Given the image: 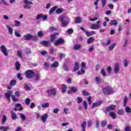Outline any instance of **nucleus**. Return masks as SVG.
<instances>
[{"instance_id":"nucleus-7","label":"nucleus","mask_w":131,"mask_h":131,"mask_svg":"<svg viewBox=\"0 0 131 131\" xmlns=\"http://www.w3.org/2000/svg\"><path fill=\"white\" fill-rule=\"evenodd\" d=\"M0 49L1 50V52L5 55V56H8L9 55V52H8V50H7V48H6V46L4 45H2Z\"/></svg>"},{"instance_id":"nucleus-24","label":"nucleus","mask_w":131,"mask_h":131,"mask_svg":"<svg viewBox=\"0 0 131 131\" xmlns=\"http://www.w3.org/2000/svg\"><path fill=\"white\" fill-rule=\"evenodd\" d=\"M129 63V60L127 59H125L123 61V64L124 67H127L128 64Z\"/></svg>"},{"instance_id":"nucleus-43","label":"nucleus","mask_w":131,"mask_h":131,"mask_svg":"<svg viewBox=\"0 0 131 131\" xmlns=\"http://www.w3.org/2000/svg\"><path fill=\"white\" fill-rule=\"evenodd\" d=\"M36 39H37V36L31 35L30 40H36Z\"/></svg>"},{"instance_id":"nucleus-37","label":"nucleus","mask_w":131,"mask_h":131,"mask_svg":"<svg viewBox=\"0 0 131 131\" xmlns=\"http://www.w3.org/2000/svg\"><path fill=\"white\" fill-rule=\"evenodd\" d=\"M93 40H95V38L91 37L90 38H89L88 40H87V43L88 45H90V43H91V42H93Z\"/></svg>"},{"instance_id":"nucleus-56","label":"nucleus","mask_w":131,"mask_h":131,"mask_svg":"<svg viewBox=\"0 0 131 131\" xmlns=\"http://www.w3.org/2000/svg\"><path fill=\"white\" fill-rule=\"evenodd\" d=\"M93 125V121L89 120L88 122V127H90V126H92Z\"/></svg>"},{"instance_id":"nucleus-25","label":"nucleus","mask_w":131,"mask_h":131,"mask_svg":"<svg viewBox=\"0 0 131 131\" xmlns=\"http://www.w3.org/2000/svg\"><path fill=\"white\" fill-rule=\"evenodd\" d=\"M34 76H35L34 80H35V81H38L40 80V76H39L38 74H34Z\"/></svg>"},{"instance_id":"nucleus-11","label":"nucleus","mask_w":131,"mask_h":131,"mask_svg":"<svg viewBox=\"0 0 131 131\" xmlns=\"http://www.w3.org/2000/svg\"><path fill=\"white\" fill-rule=\"evenodd\" d=\"M64 42V39L62 38H59L55 41L54 46H59V45H62Z\"/></svg>"},{"instance_id":"nucleus-36","label":"nucleus","mask_w":131,"mask_h":131,"mask_svg":"<svg viewBox=\"0 0 131 131\" xmlns=\"http://www.w3.org/2000/svg\"><path fill=\"white\" fill-rule=\"evenodd\" d=\"M56 9H57V6H54L52 8H51L49 11L50 15H52V13H54V12H55V10Z\"/></svg>"},{"instance_id":"nucleus-63","label":"nucleus","mask_w":131,"mask_h":131,"mask_svg":"<svg viewBox=\"0 0 131 131\" xmlns=\"http://www.w3.org/2000/svg\"><path fill=\"white\" fill-rule=\"evenodd\" d=\"M14 34L17 37H21V34H20L17 31H15Z\"/></svg>"},{"instance_id":"nucleus-22","label":"nucleus","mask_w":131,"mask_h":131,"mask_svg":"<svg viewBox=\"0 0 131 131\" xmlns=\"http://www.w3.org/2000/svg\"><path fill=\"white\" fill-rule=\"evenodd\" d=\"M6 27L8 30V32L9 34L12 35L13 34V29L11 27H10V26L9 25H7Z\"/></svg>"},{"instance_id":"nucleus-6","label":"nucleus","mask_w":131,"mask_h":131,"mask_svg":"<svg viewBox=\"0 0 131 131\" xmlns=\"http://www.w3.org/2000/svg\"><path fill=\"white\" fill-rule=\"evenodd\" d=\"M86 68V66L85 65V63L84 62H82L81 63V69L79 70L77 72L79 75H82V74H84L85 71L84 69Z\"/></svg>"},{"instance_id":"nucleus-9","label":"nucleus","mask_w":131,"mask_h":131,"mask_svg":"<svg viewBox=\"0 0 131 131\" xmlns=\"http://www.w3.org/2000/svg\"><path fill=\"white\" fill-rule=\"evenodd\" d=\"M120 70V65L119 63H116L115 64L114 71L115 73L117 74L119 72V70Z\"/></svg>"},{"instance_id":"nucleus-26","label":"nucleus","mask_w":131,"mask_h":131,"mask_svg":"<svg viewBox=\"0 0 131 131\" xmlns=\"http://www.w3.org/2000/svg\"><path fill=\"white\" fill-rule=\"evenodd\" d=\"M118 23L117 22V20H116V19H113V20H112V22L110 23V26H113V25L116 26Z\"/></svg>"},{"instance_id":"nucleus-13","label":"nucleus","mask_w":131,"mask_h":131,"mask_svg":"<svg viewBox=\"0 0 131 131\" xmlns=\"http://www.w3.org/2000/svg\"><path fill=\"white\" fill-rule=\"evenodd\" d=\"M116 108V105H111L109 106L106 107V112H109V111H113Z\"/></svg>"},{"instance_id":"nucleus-48","label":"nucleus","mask_w":131,"mask_h":131,"mask_svg":"<svg viewBox=\"0 0 131 131\" xmlns=\"http://www.w3.org/2000/svg\"><path fill=\"white\" fill-rule=\"evenodd\" d=\"M25 52L26 54H31V49L29 48H26Z\"/></svg>"},{"instance_id":"nucleus-19","label":"nucleus","mask_w":131,"mask_h":131,"mask_svg":"<svg viewBox=\"0 0 131 131\" xmlns=\"http://www.w3.org/2000/svg\"><path fill=\"white\" fill-rule=\"evenodd\" d=\"M101 104H102L101 101H99L97 102H95V103H93L92 108H94V107H98V106H100V105H101Z\"/></svg>"},{"instance_id":"nucleus-10","label":"nucleus","mask_w":131,"mask_h":131,"mask_svg":"<svg viewBox=\"0 0 131 131\" xmlns=\"http://www.w3.org/2000/svg\"><path fill=\"white\" fill-rule=\"evenodd\" d=\"M48 94V96H55L57 94V91H56V89H53L49 90L47 91Z\"/></svg>"},{"instance_id":"nucleus-39","label":"nucleus","mask_w":131,"mask_h":131,"mask_svg":"<svg viewBox=\"0 0 131 131\" xmlns=\"http://www.w3.org/2000/svg\"><path fill=\"white\" fill-rule=\"evenodd\" d=\"M83 105L85 110H88V102H86V101L84 100L83 101Z\"/></svg>"},{"instance_id":"nucleus-17","label":"nucleus","mask_w":131,"mask_h":131,"mask_svg":"<svg viewBox=\"0 0 131 131\" xmlns=\"http://www.w3.org/2000/svg\"><path fill=\"white\" fill-rule=\"evenodd\" d=\"M73 49L75 51H78L79 50H80V49H81V45H80V44H75L74 46Z\"/></svg>"},{"instance_id":"nucleus-41","label":"nucleus","mask_w":131,"mask_h":131,"mask_svg":"<svg viewBox=\"0 0 131 131\" xmlns=\"http://www.w3.org/2000/svg\"><path fill=\"white\" fill-rule=\"evenodd\" d=\"M49 106H50V104H49V103H45L41 104L42 108H48Z\"/></svg>"},{"instance_id":"nucleus-55","label":"nucleus","mask_w":131,"mask_h":131,"mask_svg":"<svg viewBox=\"0 0 131 131\" xmlns=\"http://www.w3.org/2000/svg\"><path fill=\"white\" fill-rule=\"evenodd\" d=\"M101 73L102 76H103L104 77H105V76H106V75L104 69H101Z\"/></svg>"},{"instance_id":"nucleus-31","label":"nucleus","mask_w":131,"mask_h":131,"mask_svg":"<svg viewBox=\"0 0 131 131\" xmlns=\"http://www.w3.org/2000/svg\"><path fill=\"white\" fill-rule=\"evenodd\" d=\"M10 84L11 86H14L17 84V81L15 80H12L10 81Z\"/></svg>"},{"instance_id":"nucleus-47","label":"nucleus","mask_w":131,"mask_h":131,"mask_svg":"<svg viewBox=\"0 0 131 131\" xmlns=\"http://www.w3.org/2000/svg\"><path fill=\"white\" fill-rule=\"evenodd\" d=\"M7 116H6L5 115L3 116V118L2 119V124H5V123L6 122V121H7Z\"/></svg>"},{"instance_id":"nucleus-20","label":"nucleus","mask_w":131,"mask_h":131,"mask_svg":"<svg viewBox=\"0 0 131 131\" xmlns=\"http://www.w3.org/2000/svg\"><path fill=\"white\" fill-rule=\"evenodd\" d=\"M51 68H57V67H59V62L55 61L54 63L51 64Z\"/></svg>"},{"instance_id":"nucleus-61","label":"nucleus","mask_w":131,"mask_h":131,"mask_svg":"<svg viewBox=\"0 0 131 131\" xmlns=\"http://www.w3.org/2000/svg\"><path fill=\"white\" fill-rule=\"evenodd\" d=\"M43 65H44L45 68H46V69H47V70L49 69L50 64H49V63H48V62H44Z\"/></svg>"},{"instance_id":"nucleus-14","label":"nucleus","mask_w":131,"mask_h":131,"mask_svg":"<svg viewBox=\"0 0 131 131\" xmlns=\"http://www.w3.org/2000/svg\"><path fill=\"white\" fill-rule=\"evenodd\" d=\"M40 43H41V45H42L43 46H45V47H49V46L51 45V42H50V41L46 40H43L40 42Z\"/></svg>"},{"instance_id":"nucleus-5","label":"nucleus","mask_w":131,"mask_h":131,"mask_svg":"<svg viewBox=\"0 0 131 131\" xmlns=\"http://www.w3.org/2000/svg\"><path fill=\"white\" fill-rule=\"evenodd\" d=\"M34 72L33 71L31 70H28L25 72V75L26 78H28L29 79H30L31 78H33V77H34Z\"/></svg>"},{"instance_id":"nucleus-32","label":"nucleus","mask_w":131,"mask_h":131,"mask_svg":"<svg viewBox=\"0 0 131 131\" xmlns=\"http://www.w3.org/2000/svg\"><path fill=\"white\" fill-rule=\"evenodd\" d=\"M75 22V23H81V22H82L81 17H79V16L77 17L76 18Z\"/></svg>"},{"instance_id":"nucleus-59","label":"nucleus","mask_w":131,"mask_h":131,"mask_svg":"<svg viewBox=\"0 0 131 131\" xmlns=\"http://www.w3.org/2000/svg\"><path fill=\"white\" fill-rule=\"evenodd\" d=\"M96 127H97V128L100 127V122L98 120H96Z\"/></svg>"},{"instance_id":"nucleus-60","label":"nucleus","mask_w":131,"mask_h":131,"mask_svg":"<svg viewBox=\"0 0 131 131\" xmlns=\"http://www.w3.org/2000/svg\"><path fill=\"white\" fill-rule=\"evenodd\" d=\"M127 97L125 96L124 99V107H125V106H126V103H127Z\"/></svg>"},{"instance_id":"nucleus-40","label":"nucleus","mask_w":131,"mask_h":131,"mask_svg":"<svg viewBox=\"0 0 131 131\" xmlns=\"http://www.w3.org/2000/svg\"><path fill=\"white\" fill-rule=\"evenodd\" d=\"M20 118H21V120H23V121H25V120H26V116H25V114L20 113Z\"/></svg>"},{"instance_id":"nucleus-35","label":"nucleus","mask_w":131,"mask_h":131,"mask_svg":"<svg viewBox=\"0 0 131 131\" xmlns=\"http://www.w3.org/2000/svg\"><path fill=\"white\" fill-rule=\"evenodd\" d=\"M115 46H116V43H114L113 44L111 45L108 47L109 51H112V50H113V49H114V47H115Z\"/></svg>"},{"instance_id":"nucleus-4","label":"nucleus","mask_w":131,"mask_h":131,"mask_svg":"<svg viewBox=\"0 0 131 131\" xmlns=\"http://www.w3.org/2000/svg\"><path fill=\"white\" fill-rule=\"evenodd\" d=\"M24 3L25 4V5L24 6V9H26V10H30V9L32 8V6H31V5L33 4L32 1L24 0Z\"/></svg>"},{"instance_id":"nucleus-38","label":"nucleus","mask_w":131,"mask_h":131,"mask_svg":"<svg viewBox=\"0 0 131 131\" xmlns=\"http://www.w3.org/2000/svg\"><path fill=\"white\" fill-rule=\"evenodd\" d=\"M125 111L126 113H130L131 108L129 107V106H126L125 108Z\"/></svg>"},{"instance_id":"nucleus-12","label":"nucleus","mask_w":131,"mask_h":131,"mask_svg":"<svg viewBox=\"0 0 131 131\" xmlns=\"http://www.w3.org/2000/svg\"><path fill=\"white\" fill-rule=\"evenodd\" d=\"M48 118H49V115H48L47 114H45L43 116H41V120L43 123H46V122H47Z\"/></svg>"},{"instance_id":"nucleus-53","label":"nucleus","mask_w":131,"mask_h":131,"mask_svg":"<svg viewBox=\"0 0 131 131\" xmlns=\"http://www.w3.org/2000/svg\"><path fill=\"white\" fill-rule=\"evenodd\" d=\"M31 101V100L30 99L26 98L25 100V103L26 104V105H29V104H30Z\"/></svg>"},{"instance_id":"nucleus-15","label":"nucleus","mask_w":131,"mask_h":131,"mask_svg":"<svg viewBox=\"0 0 131 131\" xmlns=\"http://www.w3.org/2000/svg\"><path fill=\"white\" fill-rule=\"evenodd\" d=\"M11 118L13 120L18 119V116H17V114L14 112H11Z\"/></svg>"},{"instance_id":"nucleus-46","label":"nucleus","mask_w":131,"mask_h":131,"mask_svg":"<svg viewBox=\"0 0 131 131\" xmlns=\"http://www.w3.org/2000/svg\"><path fill=\"white\" fill-rule=\"evenodd\" d=\"M21 75H22V74L21 73H18L17 74V77L19 80H22L23 79V77H20Z\"/></svg>"},{"instance_id":"nucleus-44","label":"nucleus","mask_w":131,"mask_h":131,"mask_svg":"<svg viewBox=\"0 0 131 131\" xmlns=\"http://www.w3.org/2000/svg\"><path fill=\"white\" fill-rule=\"evenodd\" d=\"M71 90L72 92V93H76L77 92L78 89L76 87H71Z\"/></svg>"},{"instance_id":"nucleus-3","label":"nucleus","mask_w":131,"mask_h":131,"mask_svg":"<svg viewBox=\"0 0 131 131\" xmlns=\"http://www.w3.org/2000/svg\"><path fill=\"white\" fill-rule=\"evenodd\" d=\"M102 92L104 95H110L113 93V89L112 86H106L102 88Z\"/></svg>"},{"instance_id":"nucleus-34","label":"nucleus","mask_w":131,"mask_h":131,"mask_svg":"<svg viewBox=\"0 0 131 131\" xmlns=\"http://www.w3.org/2000/svg\"><path fill=\"white\" fill-rule=\"evenodd\" d=\"M101 127H105L106 125H107V121L103 120L101 122L100 124Z\"/></svg>"},{"instance_id":"nucleus-27","label":"nucleus","mask_w":131,"mask_h":131,"mask_svg":"<svg viewBox=\"0 0 131 131\" xmlns=\"http://www.w3.org/2000/svg\"><path fill=\"white\" fill-rule=\"evenodd\" d=\"M15 107L18 109L19 111H21V110H23V107H22V105L20 103H17L15 104Z\"/></svg>"},{"instance_id":"nucleus-18","label":"nucleus","mask_w":131,"mask_h":131,"mask_svg":"<svg viewBox=\"0 0 131 131\" xmlns=\"http://www.w3.org/2000/svg\"><path fill=\"white\" fill-rule=\"evenodd\" d=\"M81 127L82 131H85V128L86 127V122L84 121L82 124H81Z\"/></svg>"},{"instance_id":"nucleus-49","label":"nucleus","mask_w":131,"mask_h":131,"mask_svg":"<svg viewBox=\"0 0 131 131\" xmlns=\"http://www.w3.org/2000/svg\"><path fill=\"white\" fill-rule=\"evenodd\" d=\"M90 95H91V94L90 93V92H88L85 91H82V95L83 96H90Z\"/></svg>"},{"instance_id":"nucleus-64","label":"nucleus","mask_w":131,"mask_h":131,"mask_svg":"<svg viewBox=\"0 0 131 131\" xmlns=\"http://www.w3.org/2000/svg\"><path fill=\"white\" fill-rule=\"evenodd\" d=\"M130 130H131L130 126H126L125 128V131H130Z\"/></svg>"},{"instance_id":"nucleus-1","label":"nucleus","mask_w":131,"mask_h":131,"mask_svg":"<svg viewBox=\"0 0 131 131\" xmlns=\"http://www.w3.org/2000/svg\"><path fill=\"white\" fill-rule=\"evenodd\" d=\"M11 99L13 100V102H19V99L18 98H16L15 95H12V91H9L8 93H5V97L6 99H7L8 101H11Z\"/></svg>"},{"instance_id":"nucleus-57","label":"nucleus","mask_w":131,"mask_h":131,"mask_svg":"<svg viewBox=\"0 0 131 131\" xmlns=\"http://www.w3.org/2000/svg\"><path fill=\"white\" fill-rule=\"evenodd\" d=\"M25 90H26L27 91H30V87L28 86L27 84H25L24 86Z\"/></svg>"},{"instance_id":"nucleus-62","label":"nucleus","mask_w":131,"mask_h":131,"mask_svg":"<svg viewBox=\"0 0 131 131\" xmlns=\"http://www.w3.org/2000/svg\"><path fill=\"white\" fill-rule=\"evenodd\" d=\"M17 56L20 57V59H22V52H21V51H17Z\"/></svg>"},{"instance_id":"nucleus-29","label":"nucleus","mask_w":131,"mask_h":131,"mask_svg":"<svg viewBox=\"0 0 131 131\" xmlns=\"http://www.w3.org/2000/svg\"><path fill=\"white\" fill-rule=\"evenodd\" d=\"M20 67H21V64H20V62H16L15 63V68L17 70V71H19V70H20Z\"/></svg>"},{"instance_id":"nucleus-8","label":"nucleus","mask_w":131,"mask_h":131,"mask_svg":"<svg viewBox=\"0 0 131 131\" xmlns=\"http://www.w3.org/2000/svg\"><path fill=\"white\" fill-rule=\"evenodd\" d=\"M101 23V21L98 20L97 24H93L92 25L91 27V29L96 30L98 29L99 27H100V24Z\"/></svg>"},{"instance_id":"nucleus-33","label":"nucleus","mask_w":131,"mask_h":131,"mask_svg":"<svg viewBox=\"0 0 131 131\" xmlns=\"http://www.w3.org/2000/svg\"><path fill=\"white\" fill-rule=\"evenodd\" d=\"M102 79L100 77H95V81L97 83L99 84L101 83Z\"/></svg>"},{"instance_id":"nucleus-2","label":"nucleus","mask_w":131,"mask_h":131,"mask_svg":"<svg viewBox=\"0 0 131 131\" xmlns=\"http://www.w3.org/2000/svg\"><path fill=\"white\" fill-rule=\"evenodd\" d=\"M58 19L60 21V22H61V24L63 26H67V25H68V24H69V18L68 16L62 15L59 16Z\"/></svg>"},{"instance_id":"nucleus-45","label":"nucleus","mask_w":131,"mask_h":131,"mask_svg":"<svg viewBox=\"0 0 131 131\" xmlns=\"http://www.w3.org/2000/svg\"><path fill=\"white\" fill-rule=\"evenodd\" d=\"M56 14L59 15V14H61V13H63V9L58 8L56 10Z\"/></svg>"},{"instance_id":"nucleus-21","label":"nucleus","mask_w":131,"mask_h":131,"mask_svg":"<svg viewBox=\"0 0 131 131\" xmlns=\"http://www.w3.org/2000/svg\"><path fill=\"white\" fill-rule=\"evenodd\" d=\"M61 91L63 94H64V93H66V91H67V85L65 84L62 85Z\"/></svg>"},{"instance_id":"nucleus-52","label":"nucleus","mask_w":131,"mask_h":131,"mask_svg":"<svg viewBox=\"0 0 131 131\" xmlns=\"http://www.w3.org/2000/svg\"><path fill=\"white\" fill-rule=\"evenodd\" d=\"M102 3V8H104L106 6V4H107V1L106 0H101Z\"/></svg>"},{"instance_id":"nucleus-28","label":"nucleus","mask_w":131,"mask_h":131,"mask_svg":"<svg viewBox=\"0 0 131 131\" xmlns=\"http://www.w3.org/2000/svg\"><path fill=\"white\" fill-rule=\"evenodd\" d=\"M31 34H28L26 35H24L25 40H30V36Z\"/></svg>"},{"instance_id":"nucleus-30","label":"nucleus","mask_w":131,"mask_h":131,"mask_svg":"<svg viewBox=\"0 0 131 131\" xmlns=\"http://www.w3.org/2000/svg\"><path fill=\"white\" fill-rule=\"evenodd\" d=\"M110 116L112 117L113 119H116V117H117V116H116V114H115L114 112L110 113Z\"/></svg>"},{"instance_id":"nucleus-16","label":"nucleus","mask_w":131,"mask_h":131,"mask_svg":"<svg viewBox=\"0 0 131 131\" xmlns=\"http://www.w3.org/2000/svg\"><path fill=\"white\" fill-rule=\"evenodd\" d=\"M78 69H79V63H78V62H76L75 63V66L73 71H74V72H75V71H77Z\"/></svg>"},{"instance_id":"nucleus-23","label":"nucleus","mask_w":131,"mask_h":131,"mask_svg":"<svg viewBox=\"0 0 131 131\" xmlns=\"http://www.w3.org/2000/svg\"><path fill=\"white\" fill-rule=\"evenodd\" d=\"M10 129V127L9 126H0V130H8Z\"/></svg>"},{"instance_id":"nucleus-50","label":"nucleus","mask_w":131,"mask_h":131,"mask_svg":"<svg viewBox=\"0 0 131 131\" xmlns=\"http://www.w3.org/2000/svg\"><path fill=\"white\" fill-rule=\"evenodd\" d=\"M41 18H42V13L38 14L36 17L37 20H39V19H41Z\"/></svg>"},{"instance_id":"nucleus-42","label":"nucleus","mask_w":131,"mask_h":131,"mask_svg":"<svg viewBox=\"0 0 131 131\" xmlns=\"http://www.w3.org/2000/svg\"><path fill=\"white\" fill-rule=\"evenodd\" d=\"M57 38V37L56 36V34H53L51 36V41H55V40Z\"/></svg>"},{"instance_id":"nucleus-54","label":"nucleus","mask_w":131,"mask_h":131,"mask_svg":"<svg viewBox=\"0 0 131 131\" xmlns=\"http://www.w3.org/2000/svg\"><path fill=\"white\" fill-rule=\"evenodd\" d=\"M67 33L68 34H72L73 33V29H69L67 30Z\"/></svg>"},{"instance_id":"nucleus-51","label":"nucleus","mask_w":131,"mask_h":131,"mask_svg":"<svg viewBox=\"0 0 131 131\" xmlns=\"http://www.w3.org/2000/svg\"><path fill=\"white\" fill-rule=\"evenodd\" d=\"M38 36L39 37H42V36H43V33L42 31H40L38 32Z\"/></svg>"},{"instance_id":"nucleus-58","label":"nucleus","mask_w":131,"mask_h":131,"mask_svg":"<svg viewBox=\"0 0 131 131\" xmlns=\"http://www.w3.org/2000/svg\"><path fill=\"white\" fill-rule=\"evenodd\" d=\"M20 25H21V22L18 20L15 21V26H16V27L20 26Z\"/></svg>"}]
</instances>
